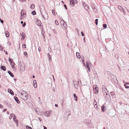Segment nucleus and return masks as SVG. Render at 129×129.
<instances>
[{
    "label": "nucleus",
    "instance_id": "obj_1",
    "mask_svg": "<svg viewBox=\"0 0 129 129\" xmlns=\"http://www.w3.org/2000/svg\"><path fill=\"white\" fill-rule=\"evenodd\" d=\"M20 95L21 98L24 100H26L28 99L27 93L25 91H23L21 93Z\"/></svg>",
    "mask_w": 129,
    "mask_h": 129
},
{
    "label": "nucleus",
    "instance_id": "obj_2",
    "mask_svg": "<svg viewBox=\"0 0 129 129\" xmlns=\"http://www.w3.org/2000/svg\"><path fill=\"white\" fill-rule=\"evenodd\" d=\"M41 13L42 15L44 18V19H48V14L47 13L45 12V14L43 15L42 14L41 11Z\"/></svg>",
    "mask_w": 129,
    "mask_h": 129
},
{
    "label": "nucleus",
    "instance_id": "obj_3",
    "mask_svg": "<svg viewBox=\"0 0 129 129\" xmlns=\"http://www.w3.org/2000/svg\"><path fill=\"white\" fill-rule=\"evenodd\" d=\"M37 19V20L36 21V24L38 26H41V25L42 24L41 21L38 20Z\"/></svg>",
    "mask_w": 129,
    "mask_h": 129
},
{
    "label": "nucleus",
    "instance_id": "obj_4",
    "mask_svg": "<svg viewBox=\"0 0 129 129\" xmlns=\"http://www.w3.org/2000/svg\"><path fill=\"white\" fill-rule=\"evenodd\" d=\"M25 10L24 9L22 10L21 12V16H23V17H25L26 16V15L25 13L24 12Z\"/></svg>",
    "mask_w": 129,
    "mask_h": 129
},
{
    "label": "nucleus",
    "instance_id": "obj_5",
    "mask_svg": "<svg viewBox=\"0 0 129 129\" xmlns=\"http://www.w3.org/2000/svg\"><path fill=\"white\" fill-rule=\"evenodd\" d=\"M83 5L86 10L87 11L89 7L88 6L86 5L85 3H83Z\"/></svg>",
    "mask_w": 129,
    "mask_h": 129
},
{
    "label": "nucleus",
    "instance_id": "obj_6",
    "mask_svg": "<svg viewBox=\"0 0 129 129\" xmlns=\"http://www.w3.org/2000/svg\"><path fill=\"white\" fill-rule=\"evenodd\" d=\"M20 34L22 37L21 39L22 40H23L26 37L25 34L24 33H22Z\"/></svg>",
    "mask_w": 129,
    "mask_h": 129
},
{
    "label": "nucleus",
    "instance_id": "obj_7",
    "mask_svg": "<svg viewBox=\"0 0 129 129\" xmlns=\"http://www.w3.org/2000/svg\"><path fill=\"white\" fill-rule=\"evenodd\" d=\"M8 92L11 94L12 95H14L13 91L10 89L8 88Z\"/></svg>",
    "mask_w": 129,
    "mask_h": 129
},
{
    "label": "nucleus",
    "instance_id": "obj_8",
    "mask_svg": "<svg viewBox=\"0 0 129 129\" xmlns=\"http://www.w3.org/2000/svg\"><path fill=\"white\" fill-rule=\"evenodd\" d=\"M73 84H74V85L75 87L76 88H77V87H78V86L77 85V82L74 81H73Z\"/></svg>",
    "mask_w": 129,
    "mask_h": 129
},
{
    "label": "nucleus",
    "instance_id": "obj_9",
    "mask_svg": "<svg viewBox=\"0 0 129 129\" xmlns=\"http://www.w3.org/2000/svg\"><path fill=\"white\" fill-rule=\"evenodd\" d=\"M75 3V2H74V1H73L72 0L70 1V5L72 6H74Z\"/></svg>",
    "mask_w": 129,
    "mask_h": 129
},
{
    "label": "nucleus",
    "instance_id": "obj_10",
    "mask_svg": "<svg viewBox=\"0 0 129 129\" xmlns=\"http://www.w3.org/2000/svg\"><path fill=\"white\" fill-rule=\"evenodd\" d=\"M14 98L15 100L16 101V102L18 103L19 104L20 103V101L17 98L16 96H15L14 97Z\"/></svg>",
    "mask_w": 129,
    "mask_h": 129
},
{
    "label": "nucleus",
    "instance_id": "obj_11",
    "mask_svg": "<svg viewBox=\"0 0 129 129\" xmlns=\"http://www.w3.org/2000/svg\"><path fill=\"white\" fill-rule=\"evenodd\" d=\"M33 84L34 87L36 88L37 87L36 81V80H34L33 81Z\"/></svg>",
    "mask_w": 129,
    "mask_h": 129
},
{
    "label": "nucleus",
    "instance_id": "obj_12",
    "mask_svg": "<svg viewBox=\"0 0 129 129\" xmlns=\"http://www.w3.org/2000/svg\"><path fill=\"white\" fill-rule=\"evenodd\" d=\"M90 121L88 119H86L84 120V123L87 124H88L90 123Z\"/></svg>",
    "mask_w": 129,
    "mask_h": 129
},
{
    "label": "nucleus",
    "instance_id": "obj_13",
    "mask_svg": "<svg viewBox=\"0 0 129 129\" xmlns=\"http://www.w3.org/2000/svg\"><path fill=\"white\" fill-rule=\"evenodd\" d=\"M1 69L4 71H6V68L5 66H2L1 67Z\"/></svg>",
    "mask_w": 129,
    "mask_h": 129
},
{
    "label": "nucleus",
    "instance_id": "obj_14",
    "mask_svg": "<svg viewBox=\"0 0 129 129\" xmlns=\"http://www.w3.org/2000/svg\"><path fill=\"white\" fill-rule=\"evenodd\" d=\"M8 73L11 77H14L13 74L10 71H8Z\"/></svg>",
    "mask_w": 129,
    "mask_h": 129
},
{
    "label": "nucleus",
    "instance_id": "obj_15",
    "mask_svg": "<svg viewBox=\"0 0 129 129\" xmlns=\"http://www.w3.org/2000/svg\"><path fill=\"white\" fill-rule=\"evenodd\" d=\"M15 64V63L14 62H12L10 63V65H11V67L13 69H14V66Z\"/></svg>",
    "mask_w": 129,
    "mask_h": 129
},
{
    "label": "nucleus",
    "instance_id": "obj_16",
    "mask_svg": "<svg viewBox=\"0 0 129 129\" xmlns=\"http://www.w3.org/2000/svg\"><path fill=\"white\" fill-rule=\"evenodd\" d=\"M5 103L10 108L11 107V105L9 102H6Z\"/></svg>",
    "mask_w": 129,
    "mask_h": 129
},
{
    "label": "nucleus",
    "instance_id": "obj_17",
    "mask_svg": "<svg viewBox=\"0 0 129 129\" xmlns=\"http://www.w3.org/2000/svg\"><path fill=\"white\" fill-rule=\"evenodd\" d=\"M86 67H87L88 66H89V65H91V63L89 62L88 61H86Z\"/></svg>",
    "mask_w": 129,
    "mask_h": 129
},
{
    "label": "nucleus",
    "instance_id": "obj_18",
    "mask_svg": "<svg viewBox=\"0 0 129 129\" xmlns=\"http://www.w3.org/2000/svg\"><path fill=\"white\" fill-rule=\"evenodd\" d=\"M118 8H119V9H120V10L121 11L124 12V10L123 9L122 7L121 6H118Z\"/></svg>",
    "mask_w": 129,
    "mask_h": 129
},
{
    "label": "nucleus",
    "instance_id": "obj_19",
    "mask_svg": "<svg viewBox=\"0 0 129 129\" xmlns=\"http://www.w3.org/2000/svg\"><path fill=\"white\" fill-rule=\"evenodd\" d=\"M102 88L103 89V92L106 91V90L107 91V89H106L105 86L103 85L102 86Z\"/></svg>",
    "mask_w": 129,
    "mask_h": 129
},
{
    "label": "nucleus",
    "instance_id": "obj_20",
    "mask_svg": "<svg viewBox=\"0 0 129 129\" xmlns=\"http://www.w3.org/2000/svg\"><path fill=\"white\" fill-rule=\"evenodd\" d=\"M76 56L79 58H80V54L78 52H77L76 53Z\"/></svg>",
    "mask_w": 129,
    "mask_h": 129
},
{
    "label": "nucleus",
    "instance_id": "obj_21",
    "mask_svg": "<svg viewBox=\"0 0 129 129\" xmlns=\"http://www.w3.org/2000/svg\"><path fill=\"white\" fill-rule=\"evenodd\" d=\"M22 63H23V62H20L19 63V66L20 67V68H20V69H22V68H23V67H22V68L21 67H22V65L23 64H22Z\"/></svg>",
    "mask_w": 129,
    "mask_h": 129
},
{
    "label": "nucleus",
    "instance_id": "obj_22",
    "mask_svg": "<svg viewBox=\"0 0 129 129\" xmlns=\"http://www.w3.org/2000/svg\"><path fill=\"white\" fill-rule=\"evenodd\" d=\"M13 119L14 122L16 123H18V120L16 118H13Z\"/></svg>",
    "mask_w": 129,
    "mask_h": 129
},
{
    "label": "nucleus",
    "instance_id": "obj_23",
    "mask_svg": "<svg viewBox=\"0 0 129 129\" xmlns=\"http://www.w3.org/2000/svg\"><path fill=\"white\" fill-rule=\"evenodd\" d=\"M11 117L10 119H11L12 118V117H13L14 118V117H15V118L16 116L14 114H13V113H11V114L10 115V116L9 117V119H10V117H11Z\"/></svg>",
    "mask_w": 129,
    "mask_h": 129
},
{
    "label": "nucleus",
    "instance_id": "obj_24",
    "mask_svg": "<svg viewBox=\"0 0 129 129\" xmlns=\"http://www.w3.org/2000/svg\"><path fill=\"white\" fill-rule=\"evenodd\" d=\"M105 107L104 105H103L101 107L102 110L103 112H105Z\"/></svg>",
    "mask_w": 129,
    "mask_h": 129
},
{
    "label": "nucleus",
    "instance_id": "obj_25",
    "mask_svg": "<svg viewBox=\"0 0 129 129\" xmlns=\"http://www.w3.org/2000/svg\"><path fill=\"white\" fill-rule=\"evenodd\" d=\"M73 96L75 99V100L76 101H77V96L76 95V94L74 93L73 94Z\"/></svg>",
    "mask_w": 129,
    "mask_h": 129
},
{
    "label": "nucleus",
    "instance_id": "obj_26",
    "mask_svg": "<svg viewBox=\"0 0 129 129\" xmlns=\"http://www.w3.org/2000/svg\"><path fill=\"white\" fill-rule=\"evenodd\" d=\"M94 93L95 94H97L98 92V88H97V89H96L94 90Z\"/></svg>",
    "mask_w": 129,
    "mask_h": 129
},
{
    "label": "nucleus",
    "instance_id": "obj_27",
    "mask_svg": "<svg viewBox=\"0 0 129 129\" xmlns=\"http://www.w3.org/2000/svg\"><path fill=\"white\" fill-rule=\"evenodd\" d=\"M31 13V14L33 15H35L36 14V12L35 10L33 11Z\"/></svg>",
    "mask_w": 129,
    "mask_h": 129
},
{
    "label": "nucleus",
    "instance_id": "obj_28",
    "mask_svg": "<svg viewBox=\"0 0 129 129\" xmlns=\"http://www.w3.org/2000/svg\"><path fill=\"white\" fill-rule=\"evenodd\" d=\"M114 83L116 84H117L118 83V81L116 79H114Z\"/></svg>",
    "mask_w": 129,
    "mask_h": 129
},
{
    "label": "nucleus",
    "instance_id": "obj_29",
    "mask_svg": "<svg viewBox=\"0 0 129 129\" xmlns=\"http://www.w3.org/2000/svg\"><path fill=\"white\" fill-rule=\"evenodd\" d=\"M35 7V5L34 4H32L30 6V8L32 9H33Z\"/></svg>",
    "mask_w": 129,
    "mask_h": 129
},
{
    "label": "nucleus",
    "instance_id": "obj_30",
    "mask_svg": "<svg viewBox=\"0 0 129 129\" xmlns=\"http://www.w3.org/2000/svg\"><path fill=\"white\" fill-rule=\"evenodd\" d=\"M24 54L26 56V57H28V54L27 52H24Z\"/></svg>",
    "mask_w": 129,
    "mask_h": 129
},
{
    "label": "nucleus",
    "instance_id": "obj_31",
    "mask_svg": "<svg viewBox=\"0 0 129 129\" xmlns=\"http://www.w3.org/2000/svg\"><path fill=\"white\" fill-rule=\"evenodd\" d=\"M102 1L104 3L106 4L108 2V0H102Z\"/></svg>",
    "mask_w": 129,
    "mask_h": 129
},
{
    "label": "nucleus",
    "instance_id": "obj_32",
    "mask_svg": "<svg viewBox=\"0 0 129 129\" xmlns=\"http://www.w3.org/2000/svg\"><path fill=\"white\" fill-rule=\"evenodd\" d=\"M26 127L27 129H32L31 127L28 125H26Z\"/></svg>",
    "mask_w": 129,
    "mask_h": 129
},
{
    "label": "nucleus",
    "instance_id": "obj_33",
    "mask_svg": "<svg viewBox=\"0 0 129 129\" xmlns=\"http://www.w3.org/2000/svg\"><path fill=\"white\" fill-rule=\"evenodd\" d=\"M92 9H93V10L95 12H97V10L95 8V7H93H93H92Z\"/></svg>",
    "mask_w": 129,
    "mask_h": 129
},
{
    "label": "nucleus",
    "instance_id": "obj_34",
    "mask_svg": "<svg viewBox=\"0 0 129 129\" xmlns=\"http://www.w3.org/2000/svg\"><path fill=\"white\" fill-rule=\"evenodd\" d=\"M97 88H98V87L97 85L94 86H93V88L94 90H95L96 89H97Z\"/></svg>",
    "mask_w": 129,
    "mask_h": 129
},
{
    "label": "nucleus",
    "instance_id": "obj_35",
    "mask_svg": "<svg viewBox=\"0 0 129 129\" xmlns=\"http://www.w3.org/2000/svg\"><path fill=\"white\" fill-rule=\"evenodd\" d=\"M5 35L7 37H8L9 36V33L8 32L7 33H5Z\"/></svg>",
    "mask_w": 129,
    "mask_h": 129
},
{
    "label": "nucleus",
    "instance_id": "obj_36",
    "mask_svg": "<svg viewBox=\"0 0 129 129\" xmlns=\"http://www.w3.org/2000/svg\"><path fill=\"white\" fill-rule=\"evenodd\" d=\"M98 19H96L95 20V22L96 25H97L98 24Z\"/></svg>",
    "mask_w": 129,
    "mask_h": 129
},
{
    "label": "nucleus",
    "instance_id": "obj_37",
    "mask_svg": "<svg viewBox=\"0 0 129 129\" xmlns=\"http://www.w3.org/2000/svg\"><path fill=\"white\" fill-rule=\"evenodd\" d=\"M93 104L94 105L95 107V106H96V107L97 108L98 107L96 102H94Z\"/></svg>",
    "mask_w": 129,
    "mask_h": 129
},
{
    "label": "nucleus",
    "instance_id": "obj_38",
    "mask_svg": "<svg viewBox=\"0 0 129 129\" xmlns=\"http://www.w3.org/2000/svg\"><path fill=\"white\" fill-rule=\"evenodd\" d=\"M103 26L104 28H106L107 25L106 24H104L103 25Z\"/></svg>",
    "mask_w": 129,
    "mask_h": 129
},
{
    "label": "nucleus",
    "instance_id": "obj_39",
    "mask_svg": "<svg viewBox=\"0 0 129 129\" xmlns=\"http://www.w3.org/2000/svg\"><path fill=\"white\" fill-rule=\"evenodd\" d=\"M8 60L10 62V63L12 62H13V61L12 60V59L11 58H9L8 59Z\"/></svg>",
    "mask_w": 129,
    "mask_h": 129
},
{
    "label": "nucleus",
    "instance_id": "obj_40",
    "mask_svg": "<svg viewBox=\"0 0 129 129\" xmlns=\"http://www.w3.org/2000/svg\"><path fill=\"white\" fill-rule=\"evenodd\" d=\"M22 47L23 48H26V44H22Z\"/></svg>",
    "mask_w": 129,
    "mask_h": 129
},
{
    "label": "nucleus",
    "instance_id": "obj_41",
    "mask_svg": "<svg viewBox=\"0 0 129 129\" xmlns=\"http://www.w3.org/2000/svg\"><path fill=\"white\" fill-rule=\"evenodd\" d=\"M55 23L57 25H58V23L57 20H55Z\"/></svg>",
    "mask_w": 129,
    "mask_h": 129
},
{
    "label": "nucleus",
    "instance_id": "obj_42",
    "mask_svg": "<svg viewBox=\"0 0 129 129\" xmlns=\"http://www.w3.org/2000/svg\"><path fill=\"white\" fill-rule=\"evenodd\" d=\"M124 85L126 88L127 89L129 88V86H126V84H124Z\"/></svg>",
    "mask_w": 129,
    "mask_h": 129
},
{
    "label": "nucleus",
    "instance_id": "obj_43",
    "mask_svg": "<svg viewBox=\"0 0 129 129\" xmlns=\"http://www.w3.org/2000/svg\"><path fill=\"white\" fill-rule=\"evenodd\" d=\"M86 67L87 68V69L88 70V71H89L90 72V68L88 66L87 67Z\"/></svg>",
    "mask_w": 129,
    "mask_h": 129
},
{
    "label": "nucleus",
    "instance_id": "obj_44",
    "mask_svg": "<svg viewBox=\"0 0 129 129\" xmlns=\"http://www.w3.org/2000/svg\"><path fill=\"white\" fill-rule=\"evenodd\" d=\"M23 23V24H22V25L23 27H25V25H26V23L25 22H24Z\"/></svg>",
    "mask_w": 129,
    "mask_h": 129
},
{
    "label": "nucleus",
    "instance_id": "obj_45",
    "mask_svg": "<svg viewBox=\"0 0 129 129\" xmlns=\"http://www.w3.org/2000/svg\"><path fill=\"white\" fill-rule=\"evenodd\" d=\"M52 13L54 15H55V12L54 11V10H52Z\"/></svg>",
    "mask_w": 129,
    "mask_h": 129
},
{
    "label": "nucleus",
    "instance_id": "obj_46",
    "mask_svg": "<svg viewBox=\"0 0 129 129\" xmlns=\"http://www.w3.org/2000/svg\"><path fill=\"white\" fill-rule=\"evenodd\" d=\"M62 25L64 27L65 29L66 28V27H65L64 25H67L66 24H65V23H63V24H62Z\"/></svg>",
    "mask_w": 129,
    "mask_h": 129
},
{
    "label": "nucleus",
    "instance_id": "obj_47",
    "mask_svg": "<svg viewBox=\"0 0 129 129\" xmlns=\"http://www.w3.org/2000/svg\"><path fill=\"white\" fill-rule=\"evenodd\" d=\"M81 35L82 36H84V33L82 31H81Z\"/></svg>",
    "mask_w": 129,
    "mask_h": 129
},
{
    "label": "nucleus",
    "instance_id": "obj_48",
    "mask_svg": "<svg viewBox=\"0 0 129 129\" xmlns=\"http://www.w3.org/2000/svg\"><path fill=\"white\" fill-rule=\"evenodd\" d=\"M24 18H25V17H23V16H21V15L20 19L21 20H22Z\"/></svg>",
    "mask_w": 129,
    "mask_h": 129
},
{
    "label": "nucleus",
    "instance_id": "obj_49",
    "mask_svg": "<svg viewBox=\"0 0 129 129\" xmlns=\"http://www.w3.org/2000/svg\"><path fill=\"white\" fill-rule=\"evenodd\" d=\"M38 119L39 120L40 122H41L42 121V119L40 117H39L38 118Z\"/></svg>",
    "mask_w": 129,
    "mask_h": 129
},
{
    "label": "nucleus",
    "instance_id": "obj_50",
    "mask_svg": "<svg viewBox=\"0 0 129 129\" xmlns=\"http://www.w3.org/2000/svg\"><path fill=\"white\" fill-rule=\"evenodd\" d=\"M64 7L65 8V9L67 10V6L66 5H64Z\"/></svg>",
    "mask_w": 129,
    "mask_h": 129
},
{
    "label": "nucleus",
    "instance_id": "obj_51",
    "mask_svg": "<svg viewBox=\"0 0 129 129\" xmlns=\"http://www.w3.org/2000/svg\"><path fill=\"white\" fill-rule=\"evenodd\" d=\"M38 51H39L40 52L41 51V48L40 47H39L38 49Z\"/></svg>",
    "mask_w": 129,
    "mask_h": 129
},
{
    "label": "nucleus",
    "instance_id": "obj_52",
    "mask_svg": "<svg viewBox=\"0 0 129 129\" xmlns=\"http://www.w3.org/2000/svg\"><path fill=\"white\" fill-rule=\"evenodd\" d=\"M7 110V109H5V108H4V110H3V112H5V111H6Z\"/></svg>",
    "mask_w": 129,
    "mask_h": 129
},
{
    "label": "nucleus",
    "instance_id": "obj_53",
    "mask_svg": "<svg viewBox=\"0 0 129 129\" xmlns=\"http://www.w3.org/2000/svg\"><path fill=\"white\" fill-rule=\"evenodd\" d=\"M0 50H3V48L1 46H0Z\"/></svg>",
    "mask_w": 129,
    "mask_h": 129
},
{
    "label": "nucleus",
    "instance_id": "obj_54",
    "mask_svg": "<svg viewBox=\"0 0 129 129\" xmlns=\"http://www.w3.org/2000/svg\"><path fill=\"white\" fill-rule=\"evenodd\" d=\"M49 59L50 61H51V57L50 56H49Z\"/></svg>",
    "mask_w": 129,
    "mask_h": 129
},
{
    "label": "nucleus",
    "instance_id": "obj_55",
    "mask_svg": "<svg viewBox=\"0 0 129 129\" xmlns=\"http://www.w3.org/2000/svg\"><path fill=\"white\" fill-rule=\"evenodd\" d=\"M104 92L105 93H104V94L105 95H106H106H108V94L106 92V91H105Z\"/></svg>",
    "mask_w": 129,
    "mask_h": 129
},
{
    "label": "nucleus",
    "instance_id": "obj_56",
    "mask_svg": "<svg viewBox=\"0 0 129 129\" xmlns=\"http://www.w3.org/2000/svg\"><path fill=\"white\" fill-rule=\"evenodd\" d=\"M53 31H54V33L55 34H57V33L56 31L55 30H53Z\"/></svg>",
    "mask_w": 129,
    "mask_h": 129
},
{
    "label": "nucleus",
    "instance_id": "obj_57",
    "mask_svg": "<svg viewBox=\"0 0 129 129\" xmlns=\"http://www.w3.org/2000/svg\"><path fill=\"white\" fill-rule=\"evenodd\" d=\"M45 112H46V113L47 114H49V112L48 111H46Z\"/></svg>",
    "mask_w": 129,
    "mask_h": 129
},
{
    "label": "nucleus",
    "instance_id": "obj_58",
    "mask_svg": "<svg viewBox=\"0 0 129 129\" xmlns=\"http://www.w3.org/2000/svg\"><path fill=\"white\" fill-rule=\"evenodd\" d=\"M0 22L2 23H3L4 22V21L3 20H0Z\"/></svg>",
    "mask_w": 129,
    "mask_h": 129
},
{
    "label": "nucleus",
    "instance_id": "obj_59",
    "mask_svg": "<svg viewBox=\"0 0 129 129\" xmlns=\"http://www.w3.org/2000/svg\"><path fill=\"white\" fill-rule=\"evenodd\" d=\"M82 60V62L83 63V64L84 65V66H85V64L84 63V61L83 60Z\"/></svg>",
    "mask_w": 129,
    "mask_h": 129
},
{
    "label": "nucleus",
    "instance_id": "obj_60",
    "mask_svg": "<svg viewBox=\"0 0 129 129\" xmlns=\"http://www.w3.org/2000/svg\"><path fill=\"white\" fill-rule=\"evenodd\" d=\"M125 84H126H126H127V85H128L129 84V83L128 82H126L125 83Z\"/></svg>",
    "mask_w": 129,
    "mask_h": 129
},
{
    "label": "nucleus",
    "instance_id": "obj_61",
    "mask_svg": "<svg viewBox=\"0 0 129 129\" xmlns=\"http://www.w3.org/2000/svg\"><path fill=\"white\" fill-rule=\"evenodd\" d=\"M55 106L56 107H57L58 106V105L57 104H55Z\"/></svg>",
    "mask_w": 129,
    "mask_h": 129
},
{
    "label": "nucleus",
    "instance_id": "obj_62",
    "mask_svg": "<svg viewBox=\"0 0 129 129\" xmlns=\"http://www.w3.org/2000/svg\"><path fill=\"white\" fill-rule=\"evenodd\" d=\"M82 57H81V59L82 60H83L84 59V57L83 56H82Z\"/></svg>",
    "mask_w": 129,
    "mask_h": 129
},
{
    "label": "nucleus",
    "instance_id": "obj_63",
    "mask_svg": "<svg viewBox=\"0 0 129 129\" xmlns=\"http://www.w3.org/2000/svg\"><path fill=\"white\" fill-rule=\"evenodd\" d=\"M75 1V3L76 4L77 3V1L76 0H74V1Z\"/></svg>",
    "mask_w": 129,
    "mask_h": 129
},
{
    "label": "nucleus",
    "instance_id": "obj_64",
    "mask_svg": "<svg viewBox=\"0 0 129 129\" xmlns=\"http://www.w3.org/2000/svg\"><path fill=\"white\" fill-rule=\"evenodd\" d=\"M43 126L44 127V129H47V128L45 127L44 126Z\"/></svg>",
    "mask_w": 129,
    "mask_h": 129
}]
</instances>
